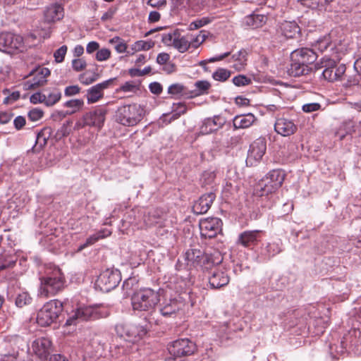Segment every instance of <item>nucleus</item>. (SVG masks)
Instances as JSON below:
<instances>
[{
    "instance_id": "obj_1",
    "label": "nucleus",
    "mask_w": 361,
    "mask_h": 361,
    "mask_svg": "<svg viewBox=\"0 0 361 361\" xmlns=\"http://www.w3.org/2000/svg\"><path fill=\"white\" fill-rule=\"evenodd\" d=\"M64 283L65 279L62 272L56 268L51 273L40 278L38 295L44 298L54 296L63 290Z\"/></svg>"
},
{
    "instance_id": "obj_2",
    "label": "nucleus",
    "mask_w": 361,
    "mask_h": 361,
    "mask_svg": "<svg viewBox=\"0 0 361 361\" xmlns=\"http://www.w3.org/2000/svg\"><path fill=\"white\" fill-rule=\"evenodd\" d=\"M144 108L138 104L133 103L118 107L116 111V120L125 126H135L143 118Z\"/></svg>"
},
{
    "instance_id": "obj_3",
    "label": "nucleus",
    "mask_w": 361,
    "mask_h": 361,
    "mask_svg": "<svg viewBox=\"0 0 361 361\" xmlns=\"http://www.w3.org/2000/svg\"><path fill=\"white\" fill-rule=\"evenodd\" d=\"M108 311L99 305L82 306L77 308L66 320V325L75 324L77 321H87L106 317Z\"/></svg>"
},
{
    "instance_id": "obj_4",
    "label": "nucleus",
    "mask_w": 361,
    "mask_h": 361,
    "mask_svg": "<svg viewBox=\"0 0 361 361\" xmlns=\"http://www.w3.org/2000/svg\"><path fill=\"white\" fill-rule=\"evenodd\" d=\"M158 292L151 288H144L135 293L131 298L133 308L139 311L152 310L159 302Z\"/></svg>"
},
{
    "instance_id": "obj_5",
    "label": "nucleus",
    "mask_w": 361,
    "mask_h": 361,
    "mask_svg": "<svg viewBox=\"0 0 361 361\" xmlns=\"http://www.w3.org/2000/svg\"><path fill=\"white\" fill-rule=\"evenodd\" d=\"M63 311V303L59 300H51L39 310L37 322L42 326L55 322Z\"/></svg>"
},
{
    "instance_id": "obj_6",
    "label": "nucleus",
    "mask_w": 361,
    "mask_h": 361,
    "mask_svg": "<svg viewBox=\"0 0 361 361\" xmlns=\"http://www.w3.org/2000/svg\"><path fill=\"white\" fill-rule=\"evenodd\" d=\"M107 111L106 107L99 106L93 111L85 113L75 123L74 129L79 130L86 126L94 127L99 130L101 129L104 126Z\"/></svg>"
},
{
    "instance_id": "obj_7",
    "label": "nucleus",
    "mask_w": 361,
    "mask_h": 361,
    "mask_svg": "<svg viewBox=\"0 0 361 361\" xmlns=\"http://www.w3.org/2000/svg\"><path fill=\"white\" fill-rule=\"evenodd\" d=\"M207 37L205 32L203 30L200 31L197 35L190 33L182 35L178 32L173 47L179 52L184 53L190 48H198L206 40Z\"/></svg>"
},
{
    "instance_id": "obj_8",
    "label": "nucleus",
    "mask_w": 361,
    "mask_h": 361,
    "mask_svg": "<svg viewBox=\"0 0 361 361\" xmlns=\"http://www.w3.org/2000/svg\"><path fill=\"white\" fill-rule=\"evenodd\" d=\"M115 329L120 337L131 343L139 341L147 332L143 326L135 324H118Z\"/></svg>"
},
{
    "instance_id": "obj_9",
    "label": "nucleus",
    "mask_w": 361,
    "mask_h": 361,
    "mask_svg": "<svg viewBox=\"0 0 361 361\" xmlns=\"http://www.w3.org/2000/svg\"><path fill=\"white\" fill-rule=\"evenodd\" d=\"M23 48V38L20 35L9 32L0 33V51L13 54L22 51Z\"/></svg>"
},
{
    "instance_id": "obj_10",
    "label": "nucleus",
    "mask_w": 361,
    "mask_h": 361,
    "mask_svg": "<svg viewBox=\"0 0 361 361\" xmlns=\"http://www.w3.org/2000/svg\"><path fill=\"white\" fill-rule=\"evenodd\" d=\"M121 280V276L118 270L107 269L99 274L96 285L102 291L109 292L115 288Z\"/></svg>"
},
{
    "instance_id": "obj_11",
    "label": "nucleus",
    "mask_w": 361,
    "mask_h": 361,
    "mask_svg": "<svg viewBox=\"0 0 361 361\" xmlns=\"http://www.w3.org/2000/svg\"><path fill=\"white\" fill-rule=\"evenodd\" d=\"M142 212L131 209L127 212L121 221L120 230L124 234H129L135 230L143 229Z\"/></svg>"
},
{
    "instance_id": "obj_12",
    "label": "nucleus",
    "mask_w": 361,
    "mask_h": 361,
    "mask_svg": "<svg viewBox=\"0 0 361 361\" xmlns=\"http://www.w3.org/2000/svg\"><path fill=\"white\" fill-rule=\"evenodd\" d=\"M185 260L193 266H200L204 271H208L215 262L212 257L199 249H189L185 252Z\"/></svg>"
},
{
    "instance_id": "obj_13",
    "label": "nucleus",
    "mask_w": 361,
    "mask_h": 361,
    "mask_svg": "<svg viewBox=\"0 0 361 361\" xmlns=\"http://www.w3.org/2000/svg\"><path fill=\"white\" fill-rule=\"evenodd\" d=\"M168 350L174 356H189L196 352L197 345L188 338H180L170 343L168 346Z\"/></svg>"
},
{
    "instance_id": "obj_14",
    "label": "nucleus",
    "mask_w": 361,
    "mask_h": 361,
    "mask_svg": "<svg viewBox=\"0 0 361 361\" xmlns=\"http://www.w3.org/2000/svg\"><path fill=\"white\" fill-rule=\"evenodd\" d=\"M199 227L202 238H212L221 233L222 221L217 217L204 218L200 220Z\"/></svg>"
},
{
    "instance_id": "obj_15",
    "label": "nucleus",
    "mask_w": 361,
    "mask_h": 361,
    "mask_svg": "<svg viewBox=\"0 0 361 361\" xmlns=\"http://www.w3.org/2000/svg\"><path fill=\"white\" fill-rule=\"evenodd\" d=\"M215 263L208 271V280L209 287L212 289H219L221 287L226 286L230 281L228 274L224 271L216 267Z\"/></svg>"
},
{
    "instance_id": "obj_16",
    "label": "nucleus",
    "mask_w": 361,
    "mask_h": 361,
    "mask_svg": "<svg viewBox=\"0 0 361 361\" xmlns=\"http://www.w3.org/2000/svg\"><path fill=\"white\" fill-rule=\"evenodd\" d=\"M50 75V71L47 68H39L32 73V78L23 83L25 90H35L47 83V78Z\"/></svg>"
},
{
    "instance_id": "obj_17",
    "label": "nucleus",
    "mask_w": 361,
    "mask_h": 361,
    "mask_svg": "<svg viewBox=\"0 0 361 361\" xmlns=\"http://www.w3.org/2000/svg\"><path fill=\"white\" fill-rule=\"evenodd\" d=\"M142 224L143 229L157 226L159 229L158 232L160 235L168 233L167 229L161 231V228L166 227L165 220L159 215L157 209L150 210L147 214L142 212Z\"/></svg>"
},
{
    "instance_id": "obj_18",
    "label": "nucleus",
    "mask_w": 361,
    "mask_h": 361,
    "mask_svg": "<svg viewBox=\"0 0 361 361\" xmlns=\"http://www.w3.org/2000/svg\"><path fill=\"white\" fill-rule=\"evenodd\" d=\"M116 78H110L102 82L98 83L87 90V102L88 104H94L104 97V90L107 89Z\"/></svg>"
},
{
    "instance_id": "obj_19",
    "label": "nucleus",
    "mask_w": 361,
    "mask_h": 361,
    "mask_svg": "<svg viewBox=\"0 0 361 361\" xmlns=\"http://www.w3.org/2000/svg\"><path fill=\"white\" fill-rule=\"evenodd\" d=\"M184 303L180 296L166 298L161 304L160 312L164 317L176 314L183 307Z\"/></svg>"
},
{
    "instance_id": "obj_20",
    "label": "nucleus",
    "mask_w": 361,
    "mask_h": 361,
    "mask_svg": "<svg viewBox=\"0 0 361 361\" xmlns=\"http://www.w3.org/2000/svg\"><path fill=\"white\" fill-rule=\"evenodd\" d=\"M32 352L42 360H46L51 352V341L47 338H39L32 343Z\"/></svg>"
},
{
    "instance_id": "obj_21",
    "label": "nucleus",
    "mask_w": 361,
    "mask_h": 361,
    "mask_svg": "<svg viewBox=\"0 0 361 361\" xmlns=\"http://www.w3.org/2000/svg\"><path fill=\"white\" fill-rule=\"evenodd\" d=\"M267 149L266 140L263 137L255 140L250 146L247 161H258L262 159Z\"/></svg>"
},
{
    "instance_id": "obj_22",
    "label": "nucleus",
    "mask_w": 361,
    "mask_h": 361,
    "mask_svg": "<svg viewBox=\"0 0 361 361\" xmlns=\"http://www.w3.org/2000/svg\"><path fill=\"white\" fill-rule=\"evenodd\" d=\"M262 233L261 230L245 231L239 235L237 243L245 247L256 245L260 241Z\"/></svg>"
},
{
    "instance_id": "obj_23",
    "label": "nucleus",
    "mask_w": 361,
    "mask_h": 361,
    "mask_svg": "<svg viewBox=\"0 0 361 361\" xmlns=\"http://www.w3.org/2000/svg\"><path fill=\"white\" fill-rule=\"evenodd\" d=\"M216 195L212 192H208L202 195L192 206V211L196 214H202L206 213L211 207Z\"/></svg>"
},
{
    "instance_id": "obj_24",
    "label": "nucleus",
    "mask_w": 361,
    "mask_h": 361,
    "mask_svg": "<svg viewBox=\"0 0 361 361\" xmlns=\"http://www.w3.org/2000/svg\"><path fill=\"white\" fill-rule=\"evenodd\" d=\"M64 16L63 7L58 3L47 6L44 11V19L46 23H54L61 20Z\"/></svg>"
},
{
    "instance_id": "obj_25",
    "label": "nucleus",
    "mask_w": 361,
    "mask_h": 361,
    "mask_svg": "<svg viewBox=\"0 0 361 361\" xmlns=\"http://www.w3.org/2000/svg\"><path fill=\"white\" fill-rule=\"evenodd\" d=\"M317 59L314 51L307 47H301L295 49V59L296 63L300 65L310 66Z\"/></svg>"
},
{
    "instance_id": "obj_26",
    "label": "nucleus",
    "mask_w": 361,
    "mask_h": 361,
    "mask_svg": "<svg viewBox=\"0 0 361 361\" xmlns=\"http://www.w3.org/2000/svg\"><path fill=\"white\" fill-rule=\"evenodd\" d=\"M224 122L219 116L205 118L200 127V133L208 135L218 130L222 127Z\"/></svg>"
},
{
    "instance_id": "obj_27",
    "label": "nucleus",
    "mask_w": 361,
    "mask_h": 361,
    "mask_svg": "<svg viewBox=\"0 0 361 361\" xmlns=\"http://www.w3.org/2000/svg\"><path fill=\"white\" fill-rule=\"evenodd\" d=\"M281 252L280 242L268 243L266 246L262 247L259 254V258L262 261L270 259Z\"/></svg>"
},
{
    "instance_id": "obj_28",
    "label": "nucleus",
    "mask_w": 361,
    "mask_h": 361,
    "mask_svg": "<svg viewBox=\"0 0 361 361\" xmlns=\"http://www.w3.org/2000/svg\"><path fill=\"white\" fill-rule=\"evenodd\" d=\"M276 132L282 136H289L293 134V121L290 119L280 118L274 125Z\"/></svg>"
},
{
    "instance_id": "obj_29",
    "label": "nucleus",
    "mask_w": 361,
    "mask_h": 361,
    "mask_svg": "<svg viewBox=\"0 0 361 361\" xmlns=\"http://www.w3.org/2000/svg\"><path fill=\"white\" fill-rule=\"evenodd\" d=\"M51 134L50 128H44L36 135L35 144L32 147L35 152H39L47 143Z\"/></svg>"
},
{
    "instance_id": "obj_30",
    "label": "nucleus",
    "mask_w": 361,
    "mask_h": 361,
    "mask_svg": "<svg viewBox=\"0 0 361 361\" xmlns=\"http://www.w3.org/2000/svg\"><path fill=\"white\" fill-rule=\"evenodd\" d=\"M267 20V17L262 14L252 13L245 18L244 23L246 26L252 29H256L262 27Z\"/></svg>"
},
{
    "instance_id": "obj_31",
    "label": "nucleus",
    "mask_w": 361,
    "mask_h": 361,
    "mask_svg": "<svg viewBox=\"0 0 361 361\" xmlns=\"http://www.w3.org/2000/svg\"><path fill=\"white\" fill-rule=\"evenodd\" d=\"M356 130H357V129L355 123L352 120H346L341 124L336 135L340 140H342L347 135H352Z\"/></svg>"
},
{
    "instance_id": "obj_32",
    "label": "nucleus",
    "mask_w": 361,
    "mask_h": 361,
    "mask_svg": "<svg viewBox=\"0 0 361 361\" xmlns=\"http://www.w3.org/2000/svg\"><path fill=\"white\" fill-rule=\"evenodd\" d=\"M267 179L263 178L256 185L254 194L257 197H268L269 195L274 193L277 189L271 186H268L266 183H269Z\"/></svg>"
},
{
    "instance_id": "obj_33",
    "label": "nucleus",
    "mask_w": 361,
    "mask_h": 361,
    "mask_svg": "<svg viewBox=\"0 0 361 361\" xmlns=\"http://www.w3.org/2000/svg\"><path fill=\"white\" fill-rule=\"evenodd\" d=\"M255 121V117L252 114L236 116L233 119V126L235 128H246L251 126Z\"/></svg>"
},
{
    "instance_id": "obj_34",
    "label": "nucleus",
    "mask_w": 361,
    "mask_h": 361,
    "mask_svg": "<svg viewBox=\"0 0 361 361\" xmlns=\"http://www.w3.org/2000/svg\"><path fill=\"white\" fill-rule=\"evenodd\" d=\"M264 178L265 179L269 178L271 183H273L274 187L278 190L284 180L285 173L282 170L276 169L269 171Z\"/></svg>"
},
{
    "instance_id": "obj_35",
    "label": "nucleus",
    "mask_w": 361,
    "mask_h": 361,
    "mask_svg": "<svg viewBox=\"0 0 361 361\" xmlns=\"http://www.w3.org/2000/svg\"><path fill=\"white\" fill-rule=\"evenodd\" d=\"M247 52L245 49H241L236 54H233V68L238 71L243 70L247 65Z\"/></svg>"
},
{
    "instance_id": "obj_36",
    "label": "nucleus",
    "mask_w": 361,
    "mask_h": 361,
    "mask_svg": "<svg viewBox=\"0 0 361 361\" xmlns=\"http://www.w3.org/2000/svg\"><path fill=\"white\" fill-rule=\"evenodd\" d=\"M311 72L312 68L310 66L300 65L296 63V59H295V78L303 76L305 78L303 81L307 82L311 80Z\"/></svg>"
},
{
    "instance_id": "obj_37",
    "label": "nucleus",
    "mask_w": 361,
    "mask_h": 361,
    "mask_svg": "<svg viewBox=\"0 0 361 361\" xmlns=\"http://www.w3.org/2000/svg\"><path fill=\"white\" fill-rule=\"evenodd\" d=\"M154 42L149 40H138L131 45V54H135L141 51H147L154 47Z\"/></svg>"
},
{
    "instance_id": "obj_38",
    "label": "nucleus",
    "mask_w": 361,
    "mask_h": 361,
    "mask_svg": "<svg viewBox=\"0 0 361 361\" xmlns=\"http://www.w3.org/2000/svg\"><path fill=\"white\" fill-rule=\"evenodd\" d=\"M169 286L171 289H174L178 293H180L186 289L188 281L185 279L173 277L169 281Z\"/></svg>"
},
{
    "instance_id": "obj_39",
    "label": "nucleus",
    "mask_w": 361,
    "mask_h": 361,
    "mask_svg": "<svg viewBox=\"0 0 361 361\" xmlns=\"http://www.w3.org/2000/svg\"><path fill=\"white\" fill-rule=\"evenodd\" d=\"M312 326L314 329L313 334L316 336H320L328 326V320L323 317L315 318L312 322Z\"/></svg>"
},
{
    "instance_id": "obj_40",
    "label": "nucleus",
    "mask_w": 361,
    "mask_h": 361,
    "mask_svg": "<svg viewBox=\"0 0 361 361\" xmlns=\"http://www.w3.org/2000/svg\"><path fill=\"white\" fill-rule=\"evenodd\" d=\"M61 98V93L57 89H54L45 94L44 104L47 106H51L57 103Z\"/></svg>"
},
{
    "instance_id": "obj_41",
    "label": "nucleus",
    "mask_w": 361,
    "mask_h": 361,
    "mask_svg": "<svg viewBox=\"0 0 361 361\" xmlns=\"http://www.w3.org/2000/svg\"><path fill=\"white\" fill-rule=\"evenodd\" d=\"M187 111L188 108L185 103H174L172 106V115L170 118V122L171 121H175L178 119L181 115L185 114L187 112Z\"/></svg>"
},
{
    "instance_id": "obj_42",
    "label": "nucleus",
    "mask_w": 361,
    "mask_h": 361,
    "mask_svg": "<svg viewBox=\"0 0 361 361\" xmlns=\"http://www.w3.org/2000/svg\"><path fill=\"white\" fill-rule=\"evenodd\" d=\"M310 327L307 326V317H302L295 322V334L305 336L307 334Z\"/></svg>"
},
{
    "instance_id": "obj_43",
    "label": "nucleus",
    "mask_w": 361,
    "mask_h": 361,
    "mask_svg": "<svg viewBox=\"0 0 361 361\" xmlns=\"http://www.w3.org/2000/svg\"><path fill=\"white\" fill-rule=\"evenodd\" d=\"M280 32L286 38L293 37V25L290 21H284L280 25Z\"/></svg>"
},
{
    "instance_id": "obj_44",
    "label": "nucleus",
    "mask_w": 361,
    "mask_h": 361,
    "mask_svg": "<svg viewBox=\"0 0 361 361\" xmlns=\"http://www.w3.org/2000/svg\"><path fill=\"white\" fill-rule=\"evenodd\" d=\"M185 87L183 85L176 83L170 85L168 88V93L176 98H179L184 94Z\"/></svg>"
},
{
    "instance_id": "obj_45",
    "label": "nucleus",
    "mask_w": 361,
    "mask_h": 361,
    "mask_svg": "<svg viewBox=\"0 0 361 361\" xmlns=\"http://www.w3.org/2000/svg\"><path fill=\"white\" fill-rule=\"evenodd\" d=\"M212 20V19L209 17H203L191 22L188 28L190 30H197L210 23Z\"/></svg>"
},
{
    "instance_id": "obj_46",
    "label": "nucleus",
    "mask_w": 361,
    "mask_h": 361,
    "mask_svg": "<svg viewBox=\"0 0 361 361\" xmlns=\"http://www.w3.org/2000/svg\"><path fill=\"white\" fill-rule=\"evenodd\" d=\"M3 94L7 95L4 99V104H9L19 99L20 93L19 91H14L10 93L9 90L5 89L3 90Z\"/></svg>"
},
{
    "instance_id": "obj_47",
    "label": "nucleus",
    "mask_w": 361,
    "mask_h": 361,
    "mask_svg": "<svg viewBox=\"0 0 361 361\" xmlns=\"http://www.w3.org/2000/svg\"><path fill=\"white\" fill-rule=\"evenodd\" d=\"M32 298L26 292L18 295L16 299V305L18 307H23L31 302Z\"/></svg>"
},
{
    "instance_id": "obj_48",
    "label": "nucleus",
    "mask_w": 361,
    "mask_h": 361,
    "mask_svg": "<svg viewBox=\"0 0 361 361\" xmlns=\"http://www.w3.org/2000/svg\"><path fill=\"white\" fill-rule=\"evenodd\" d=\"M83 105L84 102L80 99H71L64 104L66 107L73 109L72 113L76 112L81 109Z\"/></svg>"
},
{
    "instance_id": "obj_49",
    "label": "nucleus",
    "mask_w": 361,
    "mask_h": 361,
    "mask_svg": "<svg viewBox=\"0 0 361 361\" xmlns=\"http://www.w3.org/2000/svg\"><path fill=\"white\" fill-rule=\"evenodd\" d=\"M177 32L178 31H173L169 33H164L161 35V42L166 46L174 47Z\"/></svg>"
},
{
    "instance_id": "obj_50",
    "label": "nucleus",
    "mask_w": 361,
    "mask_h": 361,
    "mask_svg": "<svg viewBox=\"0 0 361 361\" xmlns=\"http://www.w3.org/2000/svg\"><path fill=\"white\" fill-rule=\"evenodd\" d=\"M334 74L335 75V78H336L337 80H343V77L345 76V73L346 71V67L344 64L339 65H334L332 66Z\"/></svg>"
},
{
    "instance_id": "obj_51",
    "label": "nucleus",
    "mask_w": 361,
    "mask_h": 361,
    "mask_svg": "<svg viewBox=\"0 0 361 361\" xmlns=\"http://www.w3.org/2000/svg\"><path fill=\"white\" fill-rule=\"evenodd\" d=\"M230 71L219 68L213 73V78L217 81H226L230 77Z\"/></svg>"
},
{
    "instance_id": "obj_52",
    "label": "nucleus",
    "mask_w": 361,
    "mask_h": 361,
    "mask_svg": "<svg viewBox=\"0 0 361 361\" xmlns=\"http://www.w3.org/2000/svg\"><path fill=\"white\" fill-rule=\"evenodd\" d=\"M137 90V85L134 81H128L121 85L116 91L123 92H135Z\"/></svg>"
},
{
    "instance_id": "obj_53",
    "label": "nucleus",
    "mask_w": 361,
    "mask_h": 361,
    "mask_svg": "<svg viewBox=\"0 0 361 361\" xmlns=\"http://www.w3.org/2000/svg\"><path fill=\"white\" fill-rule=\"evenodd\" d=\"M233 82L235 85L241 87L251 84L252 80L244 75H239L233 78Z\"/></svg>"
},
{
    "instance_id": "obj_54",
    "label": "nucleus",
    "mask_w": 361,
    "mask_h": 361,
    "mask_svg": "<svg viewBox=\"0 0 361 361\" xmlns=\"http://www.w3.org/2000/svg\"><path fill=\"white\" fill-rule=\"evenodd\" d=\"M67 46L63 45L54 53V57L57 63H61L64 60L67 52Z\"/></svg>"
},
{
    "instance_id": "obj_55",
    "label": "nucleus",
    "mask_w": 361,
    "mask_h": 361,
    "mask_svg": "<svg viewBox=\"0 0 361 361\" xmlns=\"http://www.w3.org/2000/svg\"><path fill=\"white\" fill-rule=\"evenodd\" d=\"M43 115V111L39 108H35L31 109L27 114L29 119L32 121H39L42 118Z\"/></svg>"
},
{
    "instance_id": "obj_56",
    "label": "nucleus",
    "mask_w": 361,
    "mask_h": 361,
    "mask_svg": "<svg viewBox=\"0 0 361 361\" xmlns=\"http://www.w3.org/2000/svg\"><path fill=\"white\" fill-rule=\"evenodd\" d=\"M111 56V51L107 48H103L98 50L96 53V59L98 61L108 60Z\"/></svg>"
},
{
    "instance_id": "obj_57",
    "label": "nucleus",
    "mask_w": 361,
    "mask_h": 361,
    "mask_svg": "<svg viewBox=\"0 0 361 361\" xmlns=\"http://www.w3.org/2000/svg\"><path fill=\"white\" fill-rule=\"evenodd\" d=\"M86 66V61L83 59H75L72 61V68L77 72L84 70Z\"/></svg>"
},
{
    "instance_id": "obj_58",
    "label": "nucleus",
    "mask_w": 361,
    "mask_h": 361,
    "mask_svg": "<svg viewBox=\"0 0 361 361\" xmlns=\"http://www.w3.org/2000/svg\"><path fill=\"white\" fill-rule=\"evenodd\" d=\"M216 178V174L214 171H204L202 175V181L204 185L212 184Z\"/></svg>"
},
{
    "instance_id": "obj_59",
    "label": "nucleus",
    "mask_w": 361,
    "mask_h": 361,
    "mask_svg": "<svg viewBox=\"0 0 361 361\" xmlns=\"http://www.w3.org/2000/svg\"><path fill=\"white\" fill-rule=\"evenodd\" d=\"M321 104L319 103H309L302 106V110L305 113H311L319 111L321 109Z\"/></svg>"
},
{
    "instance_id": "obj_60",
    "label": "nucleus",
    "mask_w": 361,
    "mask_h": 361,
    "mask_svg": "<svg viewBox=\"0 0 361 361\" xmlns=\"http://www.w3.org/2000/svg\"><path fill=\"white\" fill-rule=\"evenodd\" d=\"M44 99H45V93H42L39 92L32 94L30 97V102L34 104H39V103L44 104Z\"/></svg>"
},
{
    "instance_id": "obj_61",
    "label": "nucleus",
    "mask_w": 361,
    "mask_h": 361,
    "mask_svg": "<svg viewBox=\"0 0 361 361\" xmlns=\"http://www.w3.org/2000/svg\"><path fill=\"white\" fill-rule=\"evenodd\" d=\"M332 66L326 68L323 72L322 75L324 79L327 80L329 82L336 81V78H335V75L334 74Z\"/></svg>"
},
{
    "instance_id": "obj_62",
    "label": "nucleus",
    "mask_w": 361,
    "mask_h": 361,
    "mask_svg": "<svg viewBox=\"0 0 361 361\" xmlns=\"http://www.w3.org/2000/svg\"><path fill=\"white\" fill-rule=\"evenodd\" d=\"M80 91V87L78 85H71L65 88L64 94L66 97H71L78 94Z\"/></svg>"
},
{
    "instance_id": "obj_63",
    "label": "nucleus",
    "mask_w": 361,
    "mask_h": 361,
    "mask_svg": "<svg viewBox=\"0 0 361 361\" xmlns=\"http://www.w3.org/2000/svg\"><path fill=\"white\" fill-rule=\"evenodd\" d=\"M195 86L200 91V93L203 94L210 87V84L206 80H201L196 82Z\"/></svg>"
},
{
    "instance_id": "obj_64",
    "label": "nucleus",
    "mask_w": 361,
    "mask_h": 361,
    "mask_svg": "<svg viewBox=\"0 0 361 361\" xmlns=\"http://www.w3.org/2000/svg\"><path fill=\"white\" fill-rule=\"evenodd\" d=\"M361 75L357 73L353 76H349L347 79L346 85L348 86L358 85L360 82Z\"/></svg>"
}]
</instances>
